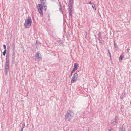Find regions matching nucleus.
Here are the masks:
<instances>
[{"label":"nucleus","instance_id":"nucleus-37","mask_svg":"<svg viewBox=\"0 0 131 131\" xmlns=\"http://www.w3.org/2000/svg\"><path fill=\"white\" fill-rule=\"evenodd\" d=\"M40 0V1H41V0Z\"/></svg>","mask_w":131,"mask_h":131},{"label":"nucleus","instance_id":"nucleus-36","mask_svg":"<svg viewBox=\"0 0 131 131\" xmlns=\"http://www.w3.org/2000/svg\"><path fill=\"white\" fill-rule=\"evenodd\" d=\"M21 131H23V130H21Z\"/></svg>","mask_w":131,"mask_h":131},{"label":"nucleus","instance_id":"nucleus-32","mask_svg":"<svg viewBox=\"0 0 131 131\" xmlns=\"http://www.w3.org/2000/svg\"><path fill=\"white\" fill-rule=\"evenodd\" d=\"M72 72H71V74H70V77H71V76L72 75Z\"/></svg>","mask_w":131,"mask_h":131},{"label":"nucleus","instance_id":"nucleus-1","mask_svg":"<svg viewBox=\"0 0 131 131\" xmlns=\"http://www.w3.org/2000/svg\"><path fill=\"white\" fill-rule=\"evenodd\" d=\"M74 116V112L72 110H68L65 116V119L67 121L71 120Z\"/></svg>","mask_w":131,"mask_h":131},{"label":"nucleus","instance_id":"nucleus-31","mask_svg":"<svg viewBox=\"0 0 131 131\" xmlns=\"http://www.w3.org/2000/svg\"><path fill=\"white\" fill-rule=\"evenodd\" d=\"M6 58H8V59H9V56H6Z\"/></svg>","mask_w":131,"mask_h":131},{"label":"nucleus","instance_id":"nucleus-15","mask_svg":"<svg viewBox=\"0 0 131 131\" xmlns=\"http://www.w3.org/2000/svg\"><path fill=\"white\" fill-rule=\"evenodd\" d=\"M116 118H115V121H114L111 122L110 123L111 124H113L114 125H115L116 123Z\"/></svg>","mask_w":131,"mask_h":131},{"label":"nucleus","instance_id":"nucleus-8","mask_svg":"<svg viewBox=\"0 0 131 131\" xmlns=\"http://www.w3.org/2000/svg\"><path fill=\"white\" fill-rule=\"evenodd\" d=\"M126 95L125 92V91L122 93V95L120 96V98L122 99H123L125 97Z\"/></svg>","mask_w":131,"mask_h":131},{"label":"nucleus","instance_id":"nucleus-27","mask_svg":"<svg viewBox=\"0 0 131 131\" xmlns=\"http://www.w3.org/2000/svg\"><path fill=\"white\" fill-rule=\"evenodd\" d=\"M4 48L5 49V50H6V46L5 45H3Z\"/></svg>","mask_w":131,"mask_h":131},{"label":"nucleus","instance_id":"nucleus-3","mask_svg":"<svg viewBox=\"0 0 131 131\" xmlns=\"http://www.w3.org/2000/svg\"><path fill=\"white\" fill-rule=\"evenodd\" d=\"M78 76V74L76 73L73 74L71 80V83H74L77 80Z\"/></svg>","mask_w":131,"mask_h":131},{"label":"nucleus","instance_id":"nucleus-23","mask_svg":"<svg viewBox=\"0 0 131 131\" xmlns=\"http://www.w3.org/2000/svg\"><path fill=\"white\" fill-rule=\"evenodd\" d=\"M73 1L71 0H69V4H72Z\"/></svg>","mask_w":131,"mask_h":131},{"label":"nucleus","instance_id":"nucleus-33","mask_svg":"<svg viewBox=\"0 0 131 131\" xmlns=\"http://www.w3.org/2000/svg\"><path fill=\"white\" fill-rule=\"evenodd\" d=\"M89 4H90L92 5V4L91 3V2H89Z\"/></svg>","mask_w":131,"mask_h":131},{"label":"nucleus","instance_id":"nucleus-14","mask_svg":"<svg viewBox=\"0 0 131 131\" xmlns=\"http://www.w3.org/2000/svg\"><path fill=\"white\" fill-rule=\"evenodd\" d=\"M9 60L8 58H6L5 64H9Z\"/></svg>","mask_w":131,"mask_h":131},{"label":"nucleus","instance_id":"nucleus-7","mask_svg":"<svg viewBox=\"0 0 131 131\" xmlns=\"http://www.w3.org/2000/svg\"><path fill=\"white\" fill-rule=\"evenodd\" d=\"M9 68V64H5V71L6 73H7Z\"/></svg>","mask_w":131,"mask_h":131},{"label":"nucleus","instance_id":"nucleus-9","mask_svg":"<svg viewBox=\"0 0 131 131\" xmlns=\"http://www.w3.org/2000/svg\"><path fill=\"white\" fill-rule=\"evenodd\" d=\"M72 8H69V15L70 16H71L72 15Z\"/></svg>","mask_w":131,"mask_h":131},{"label":"nucleus","instance_id":"nucleus-20","mask_svg":"<svg viewBox=\"0 0 131 131\" xmlns=\"http://www.w3.org/2000/svg\"><path fill=\"white\" fill-rule=\"evenodd\" d=\"M114 45L115 48H118L117 45L116 43L114 41Z\"/></svg>","mask_w":131,"mask_h":131},{"label":"nucleus","instance_id":"nucleus-17","mask_svg":"<svg viewBox=\"0 0 131 131\" xmlns=\"http://www.w3.org/2000/svg\"><path fill=\"white\" fill-rule=\"evenodd\" d=\"M124 57V55H121L119 58V61H121L122 59Z\"/></svg>","mask_w":131,"mask_h":131},{"label":"nucleus","instance_id":"nucleus-21","mask_svg":"<svg viewBox=\"0 0 131 131\" xmlns=\"http://www.w3.org/2000/svg\"><path fill=\"white\" fill-rule=\"evenodd\" d=\"M6 52V50H5L3 52V54L4 56H5V55Z\"/></svg>","mask_w":131,"mask_h":131},{"label":"nucleus","instance_id":"nucleus-5","mask_svg":"<svg viewBox=\"0 0 131 131\" xmlns=\"http://www.w3.org/2000/svg\"><path fill=\"white\" fill-rule=\"evenodd\" d=\"M39 54L40 53L38 52L35 56V59L37 61H39L40 60V58L38 57Z\"/></svg>","mask_w":131,"mask_h":131},{"label":"nucleus","instance_id":"nucleus-29","mask_svg":"<svg viewBox=\"0 0 131 131\" xmlns=\"http://www.w3.org/2000/svg\"><path fill=\"white\" fill-rule=\"evenodd\" d=\"M108 52L109 55H110V57H111V54L109 50L108 49Z\"/></svg>","mask_w":131,"mask_h":131},{"label":"nucleus","instance_id":"nucleus-13","mask_svg":"<svg viewBox=\"0 0 131 131\" xmlns=\"http://www.w3.org/2000/svg\"><path fill=\"white\" fill-rule=\"evenodd\" d=\"M98 36L99 37L98 38V40L101 39L102 38V37L101 36V33L100 32H99L98 33Z\"/></svg>","mask_w":131,"mask_h":131},{"label":"nucleus","instance_id":"nucleus-16","mask_svg":"<svg viewBox=\"0 0 131 131\" xmlns=\"http://www.w3.org/2000/svg\"><path fill=\"white\" fill-rule=\"evenodd\" d=\"M58 43L60 46H62L63 45V42L62 40H60L58 41Z\"/></svg>","mask_w":131,"mask_h":131},{"label":"nucleus","instance_id":"nucleus-25","mask_svg":"<svg viewBox=\"0 0 131 131\" xmlns=\"http://www.w3.org/2000/svg\"><path fill=\"white\" fill-rule=\"evenodd\" d=\"M76 70L74 69V68L72 70V71L71 72H72V73H73V72L75 71Z\"/></svg>","mask_w":131,"mask_h":131},{"label":"nucleus","instance_id":"nucleus-19","mask_svg":"<svg viewBox=\"0 0 131 131\" xmlns=\"http://www.w3.org/2000/svg\"><path fill=\"white\" fill-rule=\"evenodd\" d=\"M123 125L122 127L121 130V131H125V127H123Z\"/></svg>","mask_w":131,"mask_h":131},{"label":"nucleus","instance_id":"nucleus-35","mask_svg":"<svg viewBox=\"0 0 131 131\" xmlns=\"http://www.w3.org/2000/svg\"><path fill=\"white\" fill-rule=\"evenodd\" d=\"M68 36H69V33H68V36H67V37H68Z\"/></svg>","mask_w":131,"mask_h":131},{"label":"nucleus","instance_id":"nucleus-4","mask_svg":"<svg viewBox=\"0 0 131 131\" xmlns=\"http://www.w3.org/2000/svg\"><path fill=\"white\" fill-rule=\"evenodd\" d=\"M43 1H44L43 0H41V4L42 3V5L41 4V16L43 15V12L42 9H43V7H44L45 10H46L47 7L46 6V3H43Z\"/></svg>","mask_w":131,"mask_h":131},{"label":"nucleus","instance_id":"nucleus-11","mask_svg":"<svg viewBox=\"0 0 131 131\" xmlns=\"http://www.w3.org/2000/svg\"><path fill=\"white\" fill-rule=\"evenodd\" d=\"M15 56H13L12 57V63L13 64H14L15 63Z\"/></svg>","mask_w":131,"mask_h":131},{"label":"nucleus","instance_id":"nucleus-6","mask_svg":"<svg viewBox=\"0 0 131 131\" xmlns=\"http://www.w3.org/2000/svg\"><path fill=\"white\" fill-rule=\"evenodd\" d=\"M37 9L39 13L41 14V4H39L37 5Z\"/></svg>","mask_w":131,"mask_h":131},{"label":"nucleus","instance_id":"nucleus-2","mask_svg":"<svg viewBox=\"0 0 131 131\" xmlns=\"http://www.w3.org/2000/svg\"><path fill=\"white\" fill-rule=\"evenodd\" d=\"M31 23V19L30 17H29L28 19L25 21L24 26L26 28H28L30 27Z\"/></svg>","mask_w":131,"mask_h":131},{"label":"nucleus","instance_id":"nucleus-22","mask_svg":"<svg viewBox=\"0 0 131 131\" xmlns=\"http://www.w3.org/2000/svg\"><path fill=\"white\" fill-rule=\"evenodd\" d=\"M25 123H23V126H22V128H21V130H23V129L24 128V127H25Z\"/></svg>","mask_w":131,"mask_h":131},{"label":"nucleus","instance_id":"nucleus-26","mask_svg":"<svg viewBox=\"0 0 131 131\" xmlns=\"http://www.w3.org/2000/svg\"><path fill=\"white\" fill-rule=\"evenodd\" d=\"M59 10L61 12H62V10L61 8V7L60 8Z\"/></svg>","mask_w":131,"mask_h":131},{"label":"nucleus","instance_id":"nucleus-34","mask_svg":"<svg viewBox=\"0 0 131 131\" xmlns=\"http://www.w3.org/2000/svg\"><path fill=\"white\" fill-rule=\"evenodd\" d=\"M36 44L37 45V44H38V43L37 42V41H36Z\"/></svg>","mask_w":131,"mask_h":131},{"label":"nucleus","instance_id":"nucleus-30","mask_svg":"<svg viewBox=\"0 0 131 131\" xmlns=\"http://www.w3.org/2000/svg\"><path fill=\"white\" fill-rule=\"evenodd\" d=\"M59 7L60 8L61 7V5L60 3H59Z\"/></svg>","mask_w":131,"mask_h":131},{"label":"nucleus","instance_id":"nucleus-10","mask_svg":"<svg viewBox=\"0 0 131 131\" xmlns=\"http://www.w3.org/2000/svg\"><path fill=\"white\" fill-rule=\"evenodd\" d=\"M99 42L100 43L101 45H103L104 44V41L102 39H100L99 40Z\"/></svg>","mask_w":131,"mask_h":131},{"label":"nucleus","instance_id":"nucleus-24","mask_svg":"<svg viewBox=\"0 0 131 131\" xmlns=\"http://www.w3.org/2000/svg\"><path fill=\"white\" fill-rule=\"evenodd\" d=\"M72 4H69V8H72Z\"/></svg>","mask_w":131,"mask_h":131},{"label":"nucleus","instance_id":"nucleus-28","mask_svg":"<svg viewBox=\"0 0 131 131\" xmlns=\"http://www.w3.org/2000/svg\"><path fill=\"white\" fill-rule=\"evenodd\" d=\"M114 129L113 128H111L110 129H109L108 130V131H113Z\"/></svg>","mask_w":131,"mask_h":131},{"label":"nucleus","instance_id":"nucleus-12","mask_svg":"<svg viewBox=\"0 0 131 131\" xmlns=\"http://www.w3.org/2000/svg\"><path fill=\"white\" fill-rule=\"evenodd\" d=\"M78 68V64L77 63H75L74 64V69L76 70Z\"/></svg>","mask_w":131,"mask_h":131},{"label":"nucleus","instance_id":"nucleus-18","mask_svg":"<svg viewBox=\"0 0 131 131\" xmlns=\"http://www.w3.org/2000/svg\"><path fill=\"white\" fill-rule=\"evenodd\" d=\"M92 7L94 9H95V10H96V8H95V5L94 4H92Z\"/></svg>","mask_w":131,"mask_h":131}]
</instances>
